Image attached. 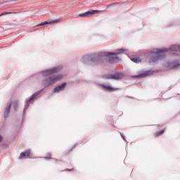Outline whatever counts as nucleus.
Wrapping results in <instances>:
<instances>
[{
    "mask_svg": "<svg viewBox=\"0 0 180 180\" xmlns=\"http://www.w3.org/2000/svg\"><path fill=\"white\" fill-rule=\"evenodd\" d=\"M63 78V75H60L56 76V77H52L48 81V85H53V84H56L58 81H60Z\"/></svg>",
    "mask_w": 180,
    "mask_h": 180,
    "instance_id": "nucleus-1",
    "label": "nucleus"
},
{
    "mask_svg": "<svg viewBox=\"0 0 180 180\" xmlns=\"http://www.w3.org/2000/svg\"><path fill=\"white\" fill-rule=\"evenodd\" d=\"M164 51H165V50H159L156 52V56H155V59H151L150 61L155 63V61H157V60H158L159 58H161V57L164 56Z\"/></svg>",
    "mask_w": 180,
    "mask_h": 180,
    "instance_id": "nucleus-2",
    "label": "nucleus"
},
{
    "mask_svg": "<svg viewBox=\"0 0 180 180\" xmlns=\"http://www.w3.org/2000/svg\"><path fill=\"white\" fill-rule=\"evenodd\" d=\"M123 75L122 73H117L115 75H109L106 77L108 79H120Z\"/></svg>",
    "mask_w": 180,
    "mask_h": 180,
    "instance_id": "nucleus-3",
    "label": "nucleus"
},
{
    "mask_svg": "<svg viewBox=\"0 0 180 180\" xmlns=\"http://www.w3.org/2000/svg\"><path fill=\"white\" fill-rule=\"evenodd\" d=\"M30 157H32V153L30 150H27L20 153V160H25V158H29Z\"/></svg>",
    "mask_w": 180,
    "mask_h": 180,
    "instance_id": "nucleus-4",
    "label": "nucleus"
},
{
    "mask_svg": "<svg viewBox=\"0 0 180 180\" xmlns=\"http://www.w3.org/2000/svg\"><path fill=\"white\" fill-rule=\"evenodd\" d=\"M66 85H67V83H63L60 86L55 87L53 90L54 92L57 93V92H60V91H63L64 88H65Z\"/></svg>",
    "mask_w": 180,
    "mask_h": 180,
    "instance_id": "nucleus-5",
    "label": "nucleus"
},
{
    "mask_svg": "<svg viewBox=\"0 0 180 180\" xmlns=\"http://www.w3.org/2000/svg\"><path fill=\"white\" fill-rule=\"evenodd\" d=\"M54 72H57V68L45 70L43 72V74L44 75H51V74H54Z\"/></svg>",
    "mask_w": 180,
    "mask_h": 180,
    "instance_id": "nucleus-6",
    "label": "nucleus"
},
{
    "mask_svg": "<svg viewBox=\"0 0 180 180\" xmlns=\"http://www.w3.org/2000/svg\"><path fill=\"white\" fill-rule=\"evenodd\" d=\"M12 105V103H8L7 107L6 108V110L4 111V116L5 117H8V115H9V110H11V106Z\"/></svg>",
    "mask_w": 180,
    "mask_h": 180,
    "instance_id": "nucleus-7",
    "label": "nucleus"
},
{
    "mask_svg": "<svg viewBox=\"0 0 180 180\" xmlns=\"http://www.w3.org/2000/svg\"><path fill=\"white\" fill-rule=\"evenodd\" d=\"M98 11L91 10L84 13L80 14L79 16H89V15H94V13H96Z\"/></svg>",
    "mask_w": 180,
    "mask_h": 180,
    "instance_id": "nucleus-8",
    "label": "nucleus"
},
{
    "mask_svg": "<svg viewBox=\"0 0 180 180\" xmlns=\"http://www.w3.org/2000/svg\"><path fill=\"white\" fill-rule=\"evenodd\" d=\"M59 20H49V21H45L39 25V26H43V25H53L54 23H58Z\"/></svg>",
    "mask_w": 180,
    "mask_h": 180,
    "instance_id": "nucleus-9",
    "label": "nucleus"
},
{
    "mask_svg": "<svg viewBox=\"0 0 180 180\" xmlns=\"http://www.w3.org/2000/svg\"><path fill=\"white\" fill-rule=\"evenodd\" d=\"M172 51H180V45H173L169 48Z\"/></svg>",
    "mask_w": 180,
    "mask_h": 180,
    "instance_id": "nucleus-10",
    "label": "nucleus"
},
{
    "mask_svg": "<svg viewBox=\"0 0 180 180\" xmlns=\"http://www.w3.org/2000/svg\"><path fill=\"white\" fill-rule=\"evenodd\" d=\"M124 52V49H121L117 50L115 53H109V56H117L118 54H122V53Z\"/></svg>",
    "mask_w": 180,
    "mask_h": 180,
    "instance_id": "nucleus-11",
    "label": "nucleus"
},
{
    "mask_svg": "<svg viewBox=\"0 0 180 180\" xmlns=\"http://www.w3.org/2000/svg\"><path fill=\"white\" fill-rule=\"evenodd\" d=\"M104 89L105 91H117V88H113V87H112L110 86H104Z\"/></svg>",
    "mask_w": 180,
    "mask_h": 180,
    "instance_id": "nucleus-12",
    "label": "nucleus"
},
{
    "mask_svg": "<svg viewBox=\"0 0 180 180\" xmlns=\"http://www.w3.org/2000/svg\"><path fill=\"white\" fill-rule=\"evenodd\" d=\"M131 60L134 63H141V58H131Z\"/></svg>",
    "mask_w": 180,
    "mask_h": 180,
    "instance_id": "nucleus-13",
    "label": "nucleus"
},
{
    "mask_svg": "<svg viewBox=\"0 0 180 180\" xmlns=\"http://www.w3.org/2000/svg\"><path fill=\"white\" fill-rule=\"evenodd\" d=\"M37 94H33L30 99L27 100V103H29V102H30V101H33V99H34V98H36V96H37Z\"/></svg>",
    "mask_w": 180,
    "mask_h": 180,
    "instance_id": "nucleus-14",
    "label": "nucleus"
},
{
    "mask_svg": "<svg viewBox=\"0 0 180 180\" xmlns=\"http://www.w3.org/2000/svg\"><path fill=\"white\" fill-rule=\"evenodd\" d=\"M148 75H150V72H145L144 74L141 75L139 76V77H140V78H144V77H148Z\"/></svg>",
    "mask_w": 180,
    "mask_h": 180,
    "instance_id": "nucleus-15",
    "label": "nucleus"
},
{
    "mask_svg": "<svg viewBox=\"0 0 180 180\" xmlns=\"http://www.w3.org/2000/svg\"><path fill=\"white\" fill-rule=\"evenodd\" d=\"M164 133V131H161L160 134H156V136H161Z\"/></svg>",
    "mask_w": 180,
    "mask_h": 180,
    "instance_id": "nucleus-16",
    "label": "nucleus"
},
{
    "mask_svg": "<svg viewBox=\"0 0 180 180\" xmlns=\"http://www.w3.org/2000/svg\"><path fill=\"white\" fill-rule=\"evenodd\" d=\"M7 14H8V13H1V14L0 15V16H3V15H7Z\"/></svg>",
    "mask_w": 180,
    "mask_h": 180,
    "instance_id": "nucleus-17",
    "label": "nucleus"
},
{
    "mask_svg": "<svg viewBox=\"0 0 180 180\" xmlns=\"http://www.w3.org/2000/svg\"><path fill=\"white\" fill-rule=\"evenodd\" d=\"M0 141H2V136H0Z\"/></svg>",
    "mask_w": 180,
    "mask_h": 180,
    "instance_id": "nucleus-18",
    "label": "nucleus"
}]
</instances>
